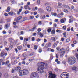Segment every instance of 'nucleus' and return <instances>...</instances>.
Listing matches in <instances>:
<instances>
[{
    "instance_id": "f257e3e1",
    "label": "nucleus",
    "mask_w": 78,
    "mask_h": 78,
    "mask_svg": "<svg viewBox=\"0 0 78 78\" xmlns=\"http://www.w3.org/2000/svg\"><path fill=\"white\" fill-rule=\"evenodd\" d=\"M39 66L37 69L38 72L41 74L44 73V66H45V63L43 62H41L40 63H38Z\"/></svg>"
},
{
    "instance_id": "f03ea898",
    "label": "nucleus",
    "mask_w": 78,
    "mask_h": 78,
    "mask_svg": "<svg viewBox=\"0 0 78 78\" xmlns=\"http://www.w3.org/2000/svg\"><path fill=\"white\" fill-rule=\"evenodd\" d=\"M29 72L27 69H23L20 70L19 72V74L20 76H23L28 75Z\"/></svg>"
},
{
    "instance_id": "7ed1b4c3",
    "label": "nucleus",
    "mask_w": 78,
    "mask_h": 78,
    "mask_svg": "<svg viewBox=\"0 0 78 78\" xmlns=\"http://www.w3.org/2000/svg\"><path fill=\"white\" fill-rule=\"evenodd\" d=\"M68 61L70 65H72V64H75V62H76V59L74 57H71L68 59Z\"/></svg>"
},
{
    "instance_id": "20e7f679",
    "label": "nucleus",
    "mask_w": 78,
    "mask_h": 78,
    "mask_svg": "<svg viewBox=\"0 0 78 78\" xmlns=\"http://www.w3.org/2000/svg\"><path fill=\"white\" fill-rule=\"evenodd\" d=\"M67 73L63 72L61 75V78H69V74H67Z\"/></svg>"
},
{
    "instance_id": "39448f33",
    "label": "nucleus",
    "mask_w": 78,
    "mask_h": 78,
    "mask_svg": "<svg viewBox=\"0 0 78 78\" xmlns=\"http://www.w3.org/2000/svg\"><path fill=\"white\" fill-rule=\"evenodd\" d=\"M36 77H38V74L35 72H33L31 75V78H34Z\"/></svg>"
},
{
    "instance_id": "423d86ee",
    "label": "nucleus",
    "mask_w": 78,
    "mask_h": 78,
    "mask_svg": "<svg viewBox=\"0 0 78 78\" xmlns=\"http://www.w3.org/2000/svg\"><path fill=\"white\" fill-rule=\"evenodd\" d=\"M48 78H55L56 75L55 74H53L51 73H49Z\"/></svg>"
},
{
    "instance_id": "0eeeda50",
    "label": "nucleus",
    "mask_w": 78,
    "mask_h": 78,
    "mask_svg": "<svg viewBox=\"0 0 78 78\" xmlns=\"http://www.w3.org/2000/svg\"><path fill=\"white\" fill-rule=\"evenodd\" d=\"M7 56V53H5L4 52H2L0 54V56L1 57H3V59H5V57Z\"/></svg>"
},
{
    "instance_id": "6e6552de",
    "label": "nucleus",
    "mask_w": 78,
    "mask_h": 78,
    "mask_svg": "<svg viewBox=\"0 0 78 78\" xmlns=\"http://www.w3.org/2000/svg\"><path fill=\"white\" fill-rule=\"evenodd\" d=\"M62 6L65 8H67V9H70V7H69L68 5H62Z\"/></svg>"
},
{
    "instance_id": "1a4fd4ad",
    "label": "nucleus",
    "mask_w": 78,
    "mask_h": 78,
    "mask_svg": "<svg viewBox=\"0 0 78 78\" xmlns=\"http://www.w3.org/2000/svg\"><path fill=\"white\" fill-rule=\"evenodd\" d=\"M25 9H28L29 11H30V10L31 9V8L30 7V6L28 5H26L24 7Z\"/></svg>"
},
{
    "instance_id": "9d476101",
    "label": "nucleus",
    "mask_w": 78,
    "mask_h": 78,
    "mask_svg": "<svg viewBox=\"0 0 78 78\" xmlns=\"http://www.w3.org/2000/svg\"><path fill=\"white\" fill-rule=\"evenodd\" d=\"M38 11L39 12H40V13H44V10L40 8H39L38 9Z\"/></svg>"
},
{
    "instance_id": "9b49d317",
    "label": "nucleus",
    "mask_w": 78,
    "mask_h": 78,
    "mask_svg": "<svg viewBox=\"0 0 78 78\" xmlns=\"http://www.w3.org/2000/svg\"><path fill=\"white\" fill-rule=\"evenodd\" d=\"M46 9L47 11H50L51 10V7L50 6H48L46 8Z\"/></svg>"
},
{
    "instance_id": "f8f14e48",
    "label": "nucleus",
    "mask_w": 78,
    "mask_h": 78,
    "mask_svg": "<svg viewBox=\"0 0 78 78\" xmlns=\"http://www.w3.org/2000/svg\"><path fill=\"white\" fill-rule=\"evenodd\" d=\"M45 17H46V16H45V15H44L43 16L41 15L40 16L41 19H45Z\"/></svg>"
},
{
    "instance_id": "ddd939ff",
    "label": "nucleus",
    "mask_w": 78,
    "mask_h": 78,
    "mask_svg": "<svg viewBox=\"0 0 78 78\" xmlns=\"http://www.w3.org/2000/svg\"><path fill=\"white\" fill-rule=\"evenodd\" d=\"M47 31L48 33H50L51 31V28L50 27H48L47 29Z\"/></svg>"
},
{
    "instance_id": "4468645a",
    "label": "nucleus",
    "mask_w": 78,
    "mask_h": 78,
    "mask_svg": "<svg viewBox=\"0 0 78 78\" xmlns=\"http://www.w3.org/2000/svg\"><path fill=\"white\" fill-rule=\"evenodd\" d=\"M66 51H63V53L62 52H61L60 54V57H63V55H64V53H65Z\"/></svg>"
},
{
    "instance_id": "2eb2a0df",
    "label": "nucleus",
    "mask_w": 78,
    "mask_h": 78,
    "mask_svg": "<svg viewBox=\"0 0 78 78\" xmlns=\"http://www.w3.org/2000/svg\"><path fill=\"white\" fill-rule=\"evenodd\" d=\"M36 26L34 27L32 29H31L29 30V31H33L35 29H36Z\"/></svg>"
},
{
    "instance_id": "dca6fc26",
    "label": "nucleus",
    "mask_w": 78,
    "mask_h": 78,
    "mask_svg": "<svg viewBox=\"0 0 78 78\" xmlns=\"http://www.w3.org/2000/svg\"><path fill=\"white\" fill-rule=\"evenodd\" d=\"M21 69V68L20 67H16L15 68V70H20Z\"/></svg>"
},
{
    "instance_id": "f3484780",
    "label": "nucleus",
    "mask_w": 78,
    "mask_h": 78,
    "mask_svg": "<svg viewBox=\"0 0 78 78\" xmlns=\"http://www.w3.org/2000/svg\"><path fill=\"white\" fill-rule=\"evenodd\" d=\"M12 47H13V43L11 42L10 44L9 48L10 49H12Z\"/></svg>"
},
{
    "instance_id": "a211bd4d",
    "label": "nucleus",
    "mask_w": 78,
    "mask_h": 78,
    "mask_svg": "<svg viewBox=\"0 0 78 78\" xmlns=\"http://www.w3.org/2000/svg\"><path fill=\"white\" fill-rule=\"evenodd\" d=\"M10 9H11V8L10 7H9V6L7 8V9L6 10V12H9V11H10Z\"/></svg>"
},
{
    "instance_id": "6ab92c4d",
    "label": "nucleus",
    "mask_w": 78,
    "mask_h": 78,
    "mask_svg": "<svg viewBox=\"0 0 78 78\" xmlns=\"http://www.w3.org/2000/svg\"><path fill=\"white\" fill-rule=\"evenodd\" d=\"M77 69V67L76 66H74L72 68L73 70H76Z\"/></svg>"
},
{
    "instance_id": "aec40b11",
    "label": "nucleus",
    "mask_w": 78,
    "mask_h": 78,
    "mask_svg": "<svg viewBox=\"0 0 78 78\" xmlns=\"http://www.w3.org/2000/svg\"><path fill=\"white\" fill-rule=\"evenodd\" d=\"M40 3H41V0H37V5H40Z\"/></svg>"
},
{
    "instance_id": "412c9836",
    "label": "nucleus",
    "mask_w": 78,
    "mask_h": 78,
    "mask_svg": "<svg viewBox=\"0 0 78 78\" xmlns=\"http://www.w3.org/2000/svg\"><path fill=\"white\" fill-rule=\"evenodd\" d=\"M18 50H20L22 48V47L21 46H19L17 47Z\"/></svg>"
},
{
    "instance_id": "4be33fe9",
    "label": "nucleus",
    "mask_w": 78,
    "mask_h": 78,
    "mask_svg": "<svg viewBox=\"0 0 78 78\" xmlns=\"http://www.w3.org/2000/svg\"><path fill=\"white\" fill-rule=\"evenodd\" d=\"M51 39L52 41H53L54 42H56V39H55V38L54 37H52L51 38Z\"/></svg>"
},
{
    "instance_id": "5701e85b",
    "label": "nucleus",
    "mask_w": 78,
    "mask_h": 78,
    "mask_svg": "<svg viewBox=\"0 0 78 78\" xmlns=\"http://www.w3.org/2000/svg\"><path fill=\"white\" fill-rule=\"evenodd\" d=\"M55 30H52L51 31V34H55Z\"/></svg>"
},
{
    "instance_id": "b1692460",
    "label": "nucleus",
    "mask_w": 78,
    "mask_h": 78,
    "mask_svg": "<svg viewBox=\"0 0 78 78\" xmlns=\"http://www.w3.org/2000/svg\"><path fill=\"white\" fill-rule=\"evenodd\" d=\"M37 47H38L37 46L35 45L34 46V50H37Z\"/></svg>"
},
{
    "instance_id": "393cba45",
    "label": "nucleus",
    "mask_w": 78,
    "mask_h": 78,
    "mask_svg": "<svg viewBox=\"0 0 78 78\" xmlns=\"http://www.w3.org/2000/svg\"><path fill=\"white\" fill-rule=\"evenodd\" d=\"M28 13H29V11L28 10H26L24 12V14H28Z\"/></svg>"
},
{
    "instance_id": "a878e982",
    "label": "nucleus",
    "mask_w": 78,
    "mask_h": 78,
    "mask_svg": "<svg viewBox=\"0 0 78 78\" xmlns=\"http://www.w3.org/2000/svg\"><path fill=\"white\" fill-rule=\"evenodd\" d=\"M9 41H10V42H12V41H14V39H12L11 38H10L9 39Z\"/></svg>"
},
{
    "instance_id": "bb28decb",
    "label": "nucleus",
    "mask_w": 78,
    "mask_h": 78,
    "mask_svg": "<svg viewBox=\"0 0 78 78\" xmlns=\"http://www.w3.org/2000/svg\"><path fill=\"white\" fill-rule=\"evenodd\" d=\"M8 76V75L7 73H6L4 74V77H5V78H7Z\"/></svg>"
},
{
    "instance_id": "cd10ccee",
    "label": "nucleus",
    "mask_w": 78,
    "mask_h": 78,
    "mask_svg": "<svg viewBox=\"0 0 78 78\" xmlns=\"http://www.w3.org/2000/svg\"><path fill=\"white\" fill-rule=\"evenodd\" d=\"M34 16H31L29 17V19L30 20H31V19H34Z\"/></svg>"
},
{
    "instance_id": "c85d7f7f",
    "label": "nucleus",
    "mask_w": 78,
    "mask_h": 78,
    "mask_svg": "<svg viewBox=\"0 0 78 78\" xmlns=\"http://www.w3.org/2000/svg\"><path fill=\"white\" fill-rule=\"evenodd\" d=\"M9 15H12L13 14V12H11L8 13Z\"/></svg>"
},
{
    "instance_id": "c756f323",
    "label": "nucleus",
    "mask_w": 78,
    "mask_h": 78,
    "mask_svg": "<svg viewBox=\"0 0 78 78\" xmlns=\"http://www.w3.org/2000/svg\"><path fill=\"white\" fill-rule=\"evenodd\" d=\"M28 41V38H24V42H27L26 41Z\"/></svg>"
},
{
    "instance_id": "7c9ffc66",
    "label": "nucleus",
    "mask_w": 78,
    "mask_h": 78,
    "mask_svg": "<svg viewBox=\"0 0 78 78\" xmlns=\"http://www.w3.org/2000/svg\"><path fill=\"white\" fill-rule=\"evenodd\" d=\"M56 49L58 50V51H59V50H60V51H61V50H62L61 49H60L59 48V47H57Z\"/></svg>"
},
{
    "instance_id": "2f4dec72",
    "label": "nucleus",
    "mask_w": 78,
    "mask_h": 78,
    "mask_svg": "<svg viewBox=\"0 0 78 78\" xmlns=\"http://www.w3.org/2000/svg\"><path fill=\"white\" fill-rule=\"evenodd\" d=\"M23 46L24 47H26V46H27V42H24Z\"/></svg>"
},
{
    "instance_id": "473e14b6",
    "label": "nucleus",
    "mask_w": 78,
    "mask_h": 78,
    "mask_svg": "<svg viewBox=\"0 0 78 78\" xmlns=\"http://www.w3.org/2000/svg\"><path fill=\"white\" fill-rule=\"evenodd\" d=\"M63 35L64 37H66V33L65 32L63 33Z\"/></svg>"
},
{
    "instance_id": "72a5a7b5",
    "label": "nucleus",
    "mask_w": 78,
    "mask_h": 78,
    "mask_svg": "<svg viewBox=\"0 0 78 78\" xmlns=\"http://www.w3.org/2000/svg\"><path fill=\"white\" fill-rule=\"evenodd\" d=\"M60 22L61 23H64V19H62L61 20Z\"/></svg>"
},
{
    "instance_id": "f704fd0d",
    "label": "nucleus",
    "mask_w": 78,
    "mask_h": 78,
    "mask_svg": "<svg viewBox=\"0 0 78 78\" xmlns=\"http://www.w3.org/2000/svg\"><path fill=\"white\" fill-rule=\"evenodd\" d=\"M64 11L66 13H68V11L67 9H64Z\"/></svg>"
},
{
    "instance_id": "c9c22d12",
    "label": "nucleus",
    "mask_w": 78,
    "mask_h": 78,
    "mask_svg": "<svg viewBox=\"0 0 78 78\" xmlns=\"http://www.w3.org/2000/svg\"><path fill=\"white\" fill-rule=\"evenodd\" d=\"M34 54V52H33L29 54V56H33Z\"/></svg>"
},
{
    "instance_id": "e433bc0d",
    "label": "nucleus",
    "mask_w": 78,
    "mask_h": 78,
    "mask_svg": "<svg viewBox=\"0 0 78 78\" xmlns=\"http://www.w3.org/2000/svg\"><path fill=\"white\" fill-rule=\"evenodd\" d=\"M66 26H63V30H66Z\"/></svg>"
},
{
    "instance_id": "4c0bfd02",
    "label": "nucleus",
    "mask_w": 78,
    "mask_h": 78,
    "mask_svg": "<svg viewBox=\"0 0 78 78\" xmlns=\"http://www.w3.org/2000/svg\"><path fill=\"white\" fill-rule=\"evenodd\" d=\"M58 6H61L62 4H61V3H60V2H58Z\"/></svg>"
},
{
    "instance_id": "58836bf2",
    "label": "nucleus",
    "mask_w": 78,
    "mask_h": 78,
    "mask_svg": "<svg viewBox=\"0 0 78 78\" xmlns=\"http://www.w3.org/2000/svg\"><path fill=\"white\" fill-rule=\"evenodd\" d=\"M22 16H19L17 18V19L18 20H20L21 19H22Z\"/></svg>"
},
{
    "instance_id": "ea45409f",
    "label": "nucleus",
    "mask_w": 78,
    "mask_h": 78,
    "mask_svg": "<svg viewBox=\"0 0 78 78\" xmlns=\"http://www.w3.org/2000/svg\"><path fill=\"white\" fill-rule=\"evenodd\" d=\"M69 41H70V40L69 39H66V42H69Z\"/></svg>"
},
{
    "instance_id": "a19ab883",
    "label": "nucleus",
    "mask_w": 78,
    "mask_h": 78,
    "mask_svg": "<svg viewBox=\"0 0 78 78\" xmlns=\"http://www.w3.org/2000/svg\"><path fill=\"white\" fill-rule=\"evenodd\" d=\"M57 33H59L60 32H61V30H58V29H57L56 31Z\"/></svg>"
},
{
    "instance_id": "79ce46f5",
    "label": "nucleus",
    "mask_w": 78,
    "mask_h": 78,
    "mask_svg": "<svg viewBox=\"0 0 78 78\" xmlns=\"http://www.w3.org/2000/svg\"><path fill=\"white\" fill-rule=\"evenodd\" d=\"M8 27V24H6L5 25V28H7Z\"/></svg>"
},
{
    "instance_id": "37998d69",
    "label": "nucleus",
    "mask_w": 78,
    "mask_h": 78,
    "mask_svg": "<svg viewBox=\"0 0 78 78\" xmlns=\"http://www.w3.org/2000/svg\"><path fill=\"white\" fill-rule=\"evenodd\" d=\"M37 34L36 33H34L33 34V36H36Z\"/></svg>"
},
{
    "instance_id": "c03bdc74",
    "label": "nucleus",
    "mask_w": 78,
    "mask_h": 78,
    "mask_svg": "<svg viewBox=\"0 0 78 78\" xmlns=\"http://www.w3.org/2000/svg\"><path fill=\"white\" fill-rule=\"evenodd\" d=\"M5 49L7 51H8L9 50V49L8 48H5Z\"/></svg>"
},
{
    "instance_id": "a18cd8bd",
    "label": "nucleus",
    "mask_w": 78,
    "mask_h": 78,
    "mask_svg": "<svg viewBox=\"0 0 78 78\" xmlns=\"http://www.w3.org/2000/svg\"><path fill=\"white\" fill-rule=\"evenodd\" d=\"M42 51V49H39V53H41Z\"/></svg>"
},
{
    "instance_id": "49530a36",
    "label": "nucleus",
    "mask_w": 78,
    "mask_h": 78,
    "mask_svg": "<svg viewBox=\"0 0 78 78\" xmlns=\"http://www.w3.org/2000/svg\"><path fill=\"white\" fill-rule=\"evenodd\" d=\"M11 2L12 3V4H14V3H15V1H14V0H12L11 1Z\"/></svg>"
},
{
    "instance_id": "de8ad7c7",
    "label": "nucleus",
    "mask_w": 78,
    "mask_h": 78,
    "mask_svg": "<svg viewBox=\"0 0 78 78\" xmlns=\"http://www.w3.org/2000/svg\"><path fill=\"white\" fill-rule=\"evenodd\" d=\"M58 56H59V54H56V57L57 58H58Z\"/></svg>"
},
{
    "instance_id": "09e8293b",
    "label": "nucleus",
    "mask_w": 78,
    "mask_h": 78,
    "mask_svg": "<svg viewBox=\"0 0 78 78\" xmlns=\"http://www.w3.org/2000/svg\"><path fill=\"white\" fill-rule=\"evenodd\" d=\"M23 57H27V55H26L25 54H23Z\"/></svg>"
},
{
    "instance_id": "8fccbe9b",
    "label": "nucleus",
    "mask_w": 78,
    "mask_h": 78,
    "mask_svg": "<svg viewBox=\"0 0 78 78\" xmlns=\"http://www.w3.org/2000/svg\"><path fill=\"white\" fill-rule=\"evenodd\" d=\"M13 28H18V26L15 25L13 26Z\"/></svg>"
},
{
    "instance_id": "3c124183",
    "label": "nucleus",
    "mask_w": 78,
    "mask_h": 78,
    "mask_svg": "<svg viewBox=\"0 0 78 78\" xmlns=\"http://www.w3.org/2000/svg\"><path fill=\"white\" fill-rule=\"evenodd\" d=\"M9 61H7L5 63L6 64H9Z\"/></svg>"
},
{
    "instance_id": "603ef678",
    "label": "nucleus",
    "mask_w": 78,
    "mask_h": 78,
    "mask_svg": "<svg viewBox=\"0 0 78 78\" xmlns=\"http://www.w3.org/2000/svg\"><path fill=\"white\" fill-rule=\"evenodd\" d=\"M53 46L54 47H56V46H57V44L56 43H54L53 45Z\"/></svg>"
},
{
    "instance_id": "864d4df0",
    "label": "nucleus",
    "mask_w": 78,
    "mask_h": 78,
    "mask_svg": "<svg viewBox=\"0 0 78 78\" xmlns=\"http://www.w3.org/2000/svg\"><path fill=\"white\" fill-rule=\"evenodd\" d=\"M30 47L31 46H30V45L29 44H28L27 45V47H28V48H30Z\"/></svg>"
},
{
    "instance_id": "5fc2aeb1",
    "label": "nucleus",
    "mask_w": 78,
    "mask_h": 78,
    "mask_svg": "<svg viewBox=\"0 0 78 78\" xmlns=\"http://www.w3.org/2000/svg\"><path fill=\"white\" fill-rule=\"evenodd\" d=\"M37 31L38 32H40L41 31V29L40 28H39L38 29Z\"/></svg>"
},
{
    "instance_id": "6e6d98bb",
    "label": "nucleus",
    "mask_w": 78,
    "mask_h": 78,
    "mask_svg": "<svg viewBox=\"0 0 78 78\" xmlns=\"http://www.w3.org/2000/svg\"><path fill=\"white\" fill-rule=\"evenodd\" d=\"M48 47H50V46H51V43H48Z\"/></svg>"
},
{
    "instance_id": "4d7b16f0",
    "label": "nucleus",
    "mask_w": 78,
    "mask_h": 78,
    "mask_svg": "<svg viewBox=\"0 0 78 78\" xmlns=\"http://www.w3.org/2000/svg\"><path fill=\"white\" fill-rule=\"evenodd\" d=\"M15 50L16 51V53H17L18 52V50H17V49L15 48Z\"/></svg>"
},
{
    "instance_id": "13d9d810",
    "label": "nucleus",
    "mask_w": 78,
    "mask_h": 78,
    "mask_svg": "<svg viewBox=\"0 0 78 78\" xmlns=\"http://www.w3.org/2000/svg\"><path fill=\"white\" fill-rule=\"evenodd\" d=\"M73 20H72L70 19L69 20V23H71V22H72Z\"/></svg>"
},
{
    "instance_id": "bf43d9fd",
    "label": "nucleus",
    "mask_w": 78,
    "mask_h": 78,
    "mask_svg": "<svg viewBox=\"0 0 78 78\" xmlns=\"http://www.w3.org/2000/svg\"><path fill=\"white\" fill-rule=\"evenodd\" d=\"M70 28H68V29H67V31H70Z\"/></svg>"
},
{
    "instance_id": "052dcab7",
    "label": "nucleus",
    "mask_w": 78,
    "mask_h": 78,
    "mask_svg": "<svg viewBox=\"0 0 78 78\" xmlns=\"http://www.w3.org/2000/svg\"><path fill=\"white\" fill-rule=\"evenodd\" d=\"M40 37H43L44 35L43 34H41L40 35Z\"/></svg>"
},
{
    "instance_id": "680f3d73",
    "label": "nucleus",
    "mask_w": 78,
    "mask_h": 78,
    "mask_svg": "<svg viewBox=\"0 0 78 78\" xmlns=\"http://www.w3.org/2000/svg\"><path fill=\"white\" fill-rule=\"evenodd\" d=\"M42 22L41 21H39L38 22V24H39V25H42Z\"/></svg>"
},
{
    "instance_id": "e2e57ef3",
    "label": "nucleus",
    "mask_w": 78,
    "mask_h": 78,
    "mask_svg": "<svg viewBox=\"0 0 78 78\" xmlns=\"http://www.w3.org/2000/svg\"><path fill=\"white\" fill-rule=\"evenodd\" d=\"M36 41H37V42H40V41H41V39L38 38L37 40H36Z\"/></svg>"
},
{
    "instance_id": "0e129e2a",
    "label": "nucleus",
    "mask_w": 78,
    "mask_h": 78,
    "mask_svg": "<svg viewBox=\"0 0 78 78\" xmlns=\"http://www.w3.org/2000/svg\"><path fill=\"white\" fill-rule=\"evenodd\" d=\"M46 30H44L43 31V33L44 34H46Z\"/></svg>"
},
{
    "instance_id": "69168bd1",
    "label": "nucleus",
    "mask_w": 78,
    "mask_h": 78,
    "mask_svg": "<svg viewBox=\"0 0 78 78\" xmlns=\"http://www.w3.org/2000/svg\"><path fill=\"white\" fill-rule=\"evenodd\" d=\"M15 70L13 69H12V73H14V71Z\"/></svg>"
},
{
    "instance_id": "338daca9",
    "label": "nucleus",
    "mask_w": 78,
    "mask_h": 78,
    "mask_svg": "<svg viewBox=\"0 0 78 78\" xmlns=\"http://www.w3.org/2000/svg\"><path fill=\"white\" fill-rule=\"evenodd\" d=\"M69 18H70V19H71V20H72V19H73V17H72V16H69Z\"/></svg>"
},
{
    "instance_id": "774afa93",
    "label": "nucleus",
    "mask_w": 78,
    "mask_h": 78,
    "mask_svg": "<svg viewBox=\"0 0 78 78\" xmlns=\"http://www.w3.org/2000/svg\"><path fill=\"white\" fill-rule=\"evenodd\" d=\"M76 58H77V59H78V54H76Z\"/></svg>"
}]
</instances>
